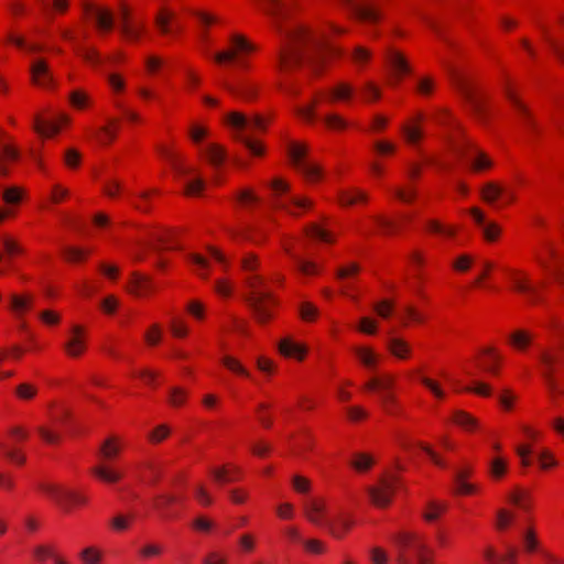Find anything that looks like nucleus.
Returning a JSON list of instances; mask_svg holds the SVG:
<instances>
[{
    "label": "nucleus",
    "mask_w": 564,
    "mask_h": 564,
    "mask_svg": "<svg viewBox=\"0 0 564 564\" xmlns=\"http://www.w3.org/2000/svg\"><path fill=\"white\" fill-rule=\"evenodd\" d=\"M323 123L328 131L336 133H343L350 127L348 120L337 112L325 115L323 118Z\"/></svg>",
    "instance_id": "nucleus-63"
},
{
    "label": "nucleus",
    "mask_w": 564,
    "mask_h": 564,
    "mask_svg": "<svg viewBox=\"0 0 564 564\" xmlns=\"http://www.w3.org/2000/svg\"><path fill=\"white\" fill-rule=\"evenodd\" d=\"M90 250L74 246H67L62 250V258L69 264H80L88 260Z\"/></svg>",
    "instance_id": "nucleus-61"
},
{
    "label": "nucleus",
    "mask_w": 564,
    "mask_h": 564,
    "mask_svg": "<svg viewBox=\"0 0 564 564\" xmlns=\"http://www.w3.org/2000/svg\"><path fill=\"white\" fill-rule=\"evenodd\" d=\"M230 93L234 97L246 102H254L260 94V86L253 82L240 83L237 87L231 88Z\"/></svg>",
    "instance_id": "nucleus-52"
},
{
    "label": "nucleus",
    "mask_w": 564,
    "mask_h": 564,
    "mask_svg": "<svg viewBox=\"0 0 564 564\" xmlns=\"http://www.w3.org/2000/svg\"><path fill=\"white\" fill-rule=\"evenodd\" d=\"M449 422L467 434H476L481 431L480 420L473 413L463 409L453 410Z\"/></svg>",
    "instance_id": "nucleus-28"
},
{
    "label": "nucleus",
    "mask_w": 564,
    "mask_h": 564,
    "mask_svg": "<svg viewBox=\"0 0 564 564\" xmlns=\"http://www.w3.org/2000/svg\"><path fill=\"white\" fill-rule=\"evenodd\" d=\"M31 82L33 85L42 88H51L53 86L52 73L44 58H39L31 65Z\"/></svg>",
    "instance_id": "nucleus-40"
},
{
    "label": "nucleus",
    "mask_w": 564,
    "mask_h": 564,
    "mask_svg": "<svg viewBox=\"0 0 564 564\" xmlns=\"http://www.w3.org/2000/svg\"><path fill=\"white\" fill-rule=\"evenodd\" d=\"M425 120V112L416 110L402 124L401 133L409 145H417L424 139L423 123Z\"/></svg>",
    "instance_id": "nucleus-21"
},
{
    "label": "nucleus",
    "mask_w": 564,
    "mask_h": 564,
    "mask_svg": "<svg viewBox=\"0 0 564 564\" xmlns=\"http://www.w3.org/2000/svg\"><path fill=\"white\" fill-rule=\"evenodd\" d=\"M402 328L422 327L429 323V315L414 303H405L397 314Z\"/></svg>",
    "instance_id": "nucleus-26"
},
{
    "label": "nucleus",
    "mask_w": 564,
    "mask_h": 564,
    "mask_svg": "<svg viewBox=\"0 0 564 564\" xmlns=\"http://www.w3.org/2000/svg\"><path fill=\"white\" fill-rule=\"evenodd\" d=\"M82 20L93 22L99 35H107L115 26L113 13L110 9L97 4L94 0H82Z\"/></svg>",
    "instance_id": "nucleus-12"
},
{
    "label": "nucleus",
    "mask_w": 564,
    "mask_h": 564,
    "mask_svg": "<svg viewBox=\"0 0 564 564\" xmlns=\"http://www.w3.org/2000/svg\"><path fill=\"white\" fill-rule=\"evenodd\" d=\"M424 230L430 236L453 240L458 236L460 227L456 224L443 223L437 218H429L424 223Z\"/></svg>",
    "instance_id": "nucleus-34"
},
{
    "label": "nucleus",
    "mask_w": 564,
    "mask_h": 564,
    "mask_svg": "<svg viewBox=\"0 0 564 564\" xmlns=\"http://www.w3.org/2000/svg\"><path fill=\"white\" fill-rule=\"evenodd\" d=\"M204 156L215 169H219L227 160V150L219 143H209L204 149Z\"/></svg>",
    "instance_id": "nucleus-55"
},
{
    "label": "nucleus",
    "mask_w": 564,
    "mask_h": 564,
    "mask_svg": "<svg viewBox=\"0 0 564 564\" xmlns=\"http://www.w3.org/2000/svg\"><path fill=\"white\" fill-rule=\"evenodd\" d=\"M243 300L254 322L261 326L273 323L281 306L280 297L268 289L264 276L248 274L243 279Z\"/></svg>",
    "instance_id": "nucleus-2"
},
{
    "label": "nucleus",
    "mask_w": 564,
    "mask_h": 564,
    "mask_svg": "<svg viewBox=\"0 0 564 564\" xmlns=\"http://www.w3.org/2000/svg\"><path fill=\"white\" fill-rule=\"evenodd\" d=\"M318 91L325 94L324 101L330 105L349 104L355 96V87L348 82H339L327 90L319 89Z\"/></svg>",
    "instance_id": "nucleus-30"
},
{
    "label": "nucleus",
    "mask_w": 564,
    "mask_h": 564,
    "mask_svg": "<svg viewBox=\"0 0 564 564\" xmlns=\"http://www.w3.org/2000/svg\"><path fill=\"white\" fill-rule=\"evenodd\" d=\"M430 120L436 126L446 130L447 134L462 132L464 124L453 111V109L445 106H436L431 109Z\"/></svg>",
    "instance_id": "nucleus-25"
},
{
    "label": "nucleus",
    "mask_w": 564,
    "mask_h": 564,
    "mask_svg": "<svg viewBox=\"0 0 564 564\" xmlns=\"http://www.w3.org/2000/svg\"><path fill=\"white\" fill-rule=\"evenodd\" d=\"M325 94L315 91L307 105L294 108L295 117L305 124H314L317 120V108L324 102Z\"/></svg>",
    "instance_id": "nucleus-35"
},
{
    "label": "nucleus",
    "mask_w": 564,
    "mask_h": 564,
    "mask_svg": "<svg viewBox=\"0 0 564 564\" xmlns=\"http://www.w3.org/2000/svg\"><path fill=\"white\" fill-rule=\"evenodd\" d=\"M70 123V117L66 113H61L55 120H46L42 115L34 116L33 130L41 138L50 139L59 133V131Z\"/></svg>",
    "instance_id": "nucleus-24"
},
{
    "label": "nucleus",
    "mask_w": 564,
    "mask_h": 564,
    "mask_svg": "<svg viewBox=\"0 0 564 564\" xmlns=\"http://www.w3.org/2000/svg\"><path fill=\"white\" fill-rule=\"evenodd\" d=\"M546 328L552 333L556 340V348H551L560 356L564 352V322L557 316H551L547 321Z\"/></svg>",
    "instance_id": "nucleus-59"
},
{
    "label": "nucleus",
    "mask_w": 564,
    "mask_h": 564,
    "mask_svg": "<svg viewBox=\"0 0 564 564\" xmlns=\"http://www.w3.org/2000/svg\"><path fill=\"white\" fill-rule=\"evenodd\" d=\"M453 84L464 100L470 106L476 120L481 124H487L492 113L490 97L473 79L463 74H456L453 78Z\"/></svg>",
    "instance_id": "nucleus-5"
},
{
    "label": "nucleus",
    "mask_w": 564,
    "mask_h": 564,
    "mask_svg": "<svg viewBox=\"0 0 564 564\" xmlns=\"http://www.w3.org/2000/svg\"><path fill=\"white\" fill-rule=\"evenodd\" d=\"M279 354L286 359L303 361L307 357L306 345L294 341L291 337L282 338L278 344Z\"/></svg>",
    "instance_id": "nucleus-36"
},
{
    "label": "nucleus",
    "mask_w": 564,
    "mask_h": 564,
    "mask_svg": "<svg viewBox=\"0 0 564 564\" xmlns=\"http://www.w3.org/2000/svg\"><path fill=\"white\" fill-rule=\"evenodd\" d=\"M161 192L159 188H150L134 194L131 199L132 207L142 213L150 214L152 212V200L159 197Z\"/></svg>",
    "instance_id": "nucleus-50"
},
{
    "label": "nucleus",
    "mask_w": 564,
    "mask_h": 564,
    "mask_svg": "<svg viewBox=\"0 0 564 564\" xmlns=\"http://www.w3.org/2000/svg\"><path fill=\"white\" fill-rule=\"evenodd\" d=\"M124 446L123 437L112 434L100 444L98 456L102 462H113L120 457Z\"/></svg>",
    "instance_id": "nucleus-33"
},
{
    "label": "nucleus",
    "mask_w": 564,
    "mask_h": 564,
    "mask_svg": "<svg viewBox=\"0 0 564 564\" xmlns=\"http://www.w3.org/2000/svg\"><path fill=\"white\" fill-rule=\"evenodd\" d=\"M304 232L308 239L316 242H323L327 245H334L336 242L335 235L316 223L306 225Z\"/></svg>",
    "instance_id": "nucleus-53"
},
{
    "label": "nucleus",
    "mask_w": 564,
    "mask_h": 564,
    "mask_svg": "<svg viewBox=\"0 0 564 564\" xmlns=\"http://www.w3.org/2000/svg\"><path fill=\"white\" fill-rule=\"evenodd\" d=\"M258 51V46L242 33H232L228 36L224 50L217 52L214 61L217 65L228 66L240 63Z\"/></svg>",
    "instance_id": "nucleus-7"
},
{
    "label": "nucleus",
    "mask_w": 564,
    "mask_h": 564,
    "mask_svg": "<svg viewBox=\"0 0 564 564\" xmlns=\"http://www.w3.org/2000/svg\"><path fill=\"white\" fill-rule=\"evenodd\" d=\"M500 271L512 292L528 296L533 303L536 302L538 289L527 270L505 264L500 267Z\"/></svg>",
    "instance_id": "nucleus-10"
},
{
    "label": "nucleus",
    "mask_w": 564,
    "mask_h": 564,
    "mask_svg": "<svg viewBox=\"0 0 564 564\" xmlns=\"http://www.w3.org/2000/svg\"><path fill=\"white\" fill-rule=\"evenodd\" d=\"M35 297L32 293H12L9 297V311L17 317H23L34 307Z\"/></svg>",
    "instance_id": "nucleus-37"
},
{
    "label": "nucleus",
    "mask_w": 564,
    "mask_h": 564,
    "mask_svg": "<svg viewBox=\"0 0 564 564\" xmlns=\"http://www.w3.org/2000/svg\"><path fill=\"white\" fill-rule=\"evenodd\" d=\"M350 29L334 21L324 23V30L296 22L283 32L276 65L278 73L291 74L306 63L316 76H321L329 57H341L343 50L328 43V37L348 35Z\"/></svg>",
    "instance_id": "nucleus-1"
},
{
    "label": "nucleus",
    "mask_w": 564,
    "mask_h": 564,
    "mask_svg": "<svg viewBox=\"0 0 564 564\" xmlns=\"http://www.w3.org/2000/svg\"><path fill=\"white\" fill-rule=\"evenodd\" d=\"M355 521L348 514H340L328 523V532L336 540L345 539L352 530Z\"/></svg>",
    "instance_id": "nucleus-48"
},
{
    "label": "nucleus",
    "mask_w": 564,
    "mask_h": 564,
    "mask_svg": "<svg viewBox=\"0 0 564 564\" xmlns=\"http://www.w3.org/2000/svg\"><path fill=\"white\" fill-rule=\"evenodd\" d=\"M375 464L376 460L373 456L364 452L352 454L349 463L350 467L359 474L368 473L372 469Z\"/></svg>",
    "instance_id": "nucleus-62"
},
{
    "label": "nucleus",
    "mask_w": 564,
    "mask_h": 564,
    "mask_svg": "<svg viewBox=\"0 0 564 564\" xmlns=\"http://www.w3.org/2000/svg\"><path fill=\"white\" fill-rule=\"evenodd\" d=\"M208 475L214 484L225 486L227 484L242 481L246 477V471L240 465L228 462L210 467Z\"/></svg>",
    "instance_id": "nucleus-17"
},
{
    "label": "nucleus",
    "mask_w": 564,
    "mask_h": 564,
    "mask_svg": "<svg viewBox=\"0 0 564 564\" xmlns=\"http://www.w3.org/2000/svg\"><path fill=\"white\" fill-rule=\"evenodd\" d=\"M445 142L448 151L458 158L475 154L479 150L477 143L467 134L465 127L462 128V132L446 134Z\"/></svg>",
    "instance_id": "nucleus-20"
},
{
    "label": "nucleus",
    "mask_w": 564,
    "mask_h": 564,
    "mask_svg": "<svg viewBox=\"0 0 564 564\" xmlns=\"http://www.w3.org/2000/svg\"><path fill=\"white\" fill-rule=\"evenodd\" d=\"M448 511V503L446 501L431 500L426 503L422 518L426 523H434L440 520Z\"/></svg>",
    "instance_id": "nucleus-54"
},
{
    "label": "nucleus",
    "mask_w": 564,
    "mask_h": 564,
    "mask_svg": "<svg viewBox=\"0 0 564 564\" xmlns=\"http://www.w3.org/2000/svg\"><path fill=\"white\" fill-rule=\"evenodd\" d=\"M400 486L401 479L398 476L392 474L383 475L375 485L367 489L370 503L378 509L389 508Z\"/></svg>",
    "instance_id": "nucleus-11"
},
{
    "label": "nucleus",
    "mask_w": 564,
    "mask_h": 564,
    "mask_svg": "<svg viewBox=\"0 0 564 564\" xmlns=\"http://www.w3.org/2000/svg\"><path fill=\"white\" fill-rule=\"evenodd\" d=\"M158 155L166 161L172 169L181 174L192 173L193 167L186 162V156L174 145V143H160L155 148Z\"/></svg>",
    "instance_id": "nucleus-18"
},
{
    "label": "nucleus",
    "mask_w": 564,
    "mask_h": 564,
    "mask_svg": "<svg viewBox=\"0 0 564 564\" xmlns=\"http://www.w3.org/2000/svg\"><path fill=\"white\" fill-rule=\"evenodd\" d=\"M533 260L543 271L550 274L561 263L560 252L551 241H543L535 248Z\"/></svg>",
    "instance_id": "nucleus-23"
},
{
    "label": "nucleus",
    "mask_w": 564,
    "mask_h": 564,
    "mask_svg": "<svg viewBox=\"0 0 564 564\" xmlns=\"http://www.w3.org/2000/svg\"><path fill=\"white\" fill-rule=\"evenodd\" d=\"M395 564H433L434 551L424 534L400 530L391 535Z\"/></svg>",
    "instance_id": "nucleus-3"
},
{
    "label": "nucleus",
    "mask_w": 564,
    "mask_h": 564,
    "mask_svg": "<svg viewBox=\"0 0 564 564\" xmlns=\"http://www.w3.org/2000/svg\"><path fill=\"white\" fill-rule=\"evenodd\" d=\"M308 153V147L306 143L292 141L288 145V155L291 164L296 170L300 169L305 162V158Z\"/></svg>",
    "instance_id": "nucleus-58"
},
{
    "label": "nucleus",
    "mask_w": 564,
    "mask_h": 564,
    "mask_svg": "<svg viewBox=\"0 0 564 564\" xmlns=\"http://www.w3.org/2000/svg\"><path fill=\"white\" fill-rule=\"evenodd\" d=\"M534 335L525 328L512 330L506 338V344L518 352H525L532 346Z\"/></svg>",
    "instance_id": "nucleus-41"
},
{
    "label": "nucleus",
    "mask_w": 564,
    "mask_h": 564,
    "mask_svg": "<svg viewBox=\"0 0 564 564\" xmlns=\"http://www.w3.org/2000/svg\"><path fill=\"white\" fill-rule=\"evenodd\" d=\"M87 330L83 325H74L63 350L68 358L79 359L87 351Z\"/></svg>",
    "instance_id": "nucleus-22"
},
{
    "label": "nucleus",
    "mask_w": 564,
    "mask_h": 564,
    "mask_svg": "<svg viewBox=\"0 0 564 564\" xmlns=\"http://www.w3.org/2000/svg\"><path fill=\"white\" fill-rule=\"evenodd\" d=\"M234 139L236 142L241 143L252 158L262 160L267 156L268 150L263 141L245 133H236Z\"/></svg>",
    "instance_id": "nucleus-49"
},
{
    "label": "nucleus",
    "mask_w": 564,
    "mask_h": 564,
    "mask_svg": "<svg viewBox=\"0 0 564 564\" xmlns=\"http://www.w3.org/2000/svg\"><path fill=\"white\" fill-rule=\"evenodd\" d=\"M397 378L391 372H381L370 377L362 386L365 393H377L381 412L392 419L408 420L405 405L395 392Z\"/></svg>",
    "instance_id": "nucleus-4"
},
{
    "label": "nucleus",
    "mask_w": 564,
    "mask_h": 564,
    "mask_svg": "<svg viewBox=\"0 0 564 564\" xmlns=\"http://www.w3.org/2000/svg\"><path fill=\"white\" fill-rule=\"evenodd\" d=\"M304 514L314 524H322L326 516V500L323 497L310 498L304 503Z\"/></svg>",
    "instance_id": "nucleus-44"
},
{
    "label": "nucleus",
    "mask_w": 564,
    "mask_h": 564,
    "mask_svg": "<svg viewBox=\"0 0 564 564\" xmlns=\"http://www.w3.org/2000/svg\"><path fill=\"white\" fill-rule=\"evenodd\" d=\"M317 438L310 427H302L292 435L291 455L307 460L315 452Z\"/></svg>",
    "instance_id": "nucleus-14"
},
{
    "label": "nucleus",
    "mask_w": 564,
    "mask_h": 564,
    "mask_svg": "<svg viewBox=\"0 0 564 564\" xmlns=\"http://www.w3.org/2000/svg\"><path fill=\"white\" fill-rule=\"evenodd\" d=\"M90 474L98 481L106 484V485H116V484L120 482L124 477V474L122 471H120L119 469H117L110 465H107L104 462L94 466L90 469Z\"/></svg>",
    "instance_id": "nucleus-45"
},
{
    "label": "nucleus",
    "mask_w": 564,
    "mask_h": 564,
    "mask_svg": "<svg viewBox=\"0 0 564 564\" xmlns=\"http://www.w3.org/2000/svg\"><path fill=\"white\" fill-rule=\"evenodd\" d=\"M68 102L69 106L77 111H85L93 107L91 97L82 88L74 89L69 93Z\"/></svg>",
    "instance_id": "nucleus-60"
},
{
    "label": "nucleus",
    "mask_w": 564,
    "mask_h": 564,
    "mask_svg": "<svg viewBox=\"0 0 564 564\" xmlns=\"http://www.w3.org/2000/svg\"><path fill=\"white\" fill-rule=\"evenodd\" d=\"M351 352L356 361L369 371L377 370L381 364V356L371 346L355 345L351 347Z\"/></svg>",
    "instance_id": "nucleus-32"
},
{
    "label": "nucleus",
    "mask_w": 564,
    "mask_h": 564,
    "mask_svg": "<svg viewBox=\"0 0 564 564\" xmlns=\"http://www.w3.org/2000/svg\"><path fill=\"white\" fill-rule=\"evenodd\" d=\"M509 470L508 460L502 456L494 457L488 465V476L494 481L505 479Z\"/></svg>",
    "instance_id": "nucleus-64"
},
{
    "label": "nucleus",
    "mask_w": 564,
    "mask_h": 564,
    "mask_svg": "<svg viewBox=\"0 0 564 564\" xmlns=\"http://www.w3.org/2000/svg\"><path fill=\"white\" fill-rule=\"evenodd\" d=\"M540 359L544 367L543 378L550 398L553 401L561 397L564 398V375H557L556 370V365L561 362L562 356L552 349H545L541 352Z\"/></svg>",
    "instance_id": "nucleus-8"
},
{
    "label": "nucleus",
    "mask_w": 564,
    "mask_h": 564,
    "mask_svg": "<svg viewBox=\"0 0 564 564\" xmlns=\"http://www.w3.org/2000/svg\"><path fill=\"white\" fill-rule=\"evenodd\" d=\"M518 549L509 546L505 551L487 545L482 552V564H517Z\"/></svg>",
    "instance_id": "nucleus-31"
},
{
    "label": "nucleus",
    "mask_w": 564,
    "mask_h": 564,
    "mask_svg": "<svg viewBox=\"0 0 564 564\" xmlns=\"http://www.w3.org/2000/svg\"><path fill=\"white\" fill-rule=\"evenodd\" d=\"M120 130V120L112 118L108 122L95 131V140L98 144L109 147L112 144Z\"/></svg>",
    "instance_id": "nucleus-47"
},
{
    "label": "nucleus",
    "mask_w": 564,
    "mask_h": 564,
    "mask_svg": "<svg viewBox=\"0 0 564 564\" xmlns=\"http://www.w3.org/2000/svg\"><path fill=\"white\" fill-rule=\"evenodd\" d=\"M503 94L506 99L518 113L525 130L533 135L540 134L541 128L539 122L528 105L521 99L518 86L511 78H506L503 83Z\"/></svg>",
    "instance_id": "nucleus-9"
},
{
    "label": "nucleus",
    "mask_w": 564,
    "mask_h": 564,
    "mask_svg": "<svg viewBox=\"0 0 564 564\" xmlns=\"http://www.w3.org/2000/svg\"><path fill=\"white\" fill-rule=\"evenodd\" d=\"M89 505V497L84 491L65 489L58 507L66 512L85 508Z\"/></svg>",
    "instance_id": "nucleus-43"
},
{
    "label": "nucleus",
    "mask_w": 564,
    "mask_h": 564,
    "mask_svg": "<svg viewBox=\"0 0 564 564\" xmlns=\"http://www.w3.org/2000/svg\"><path fill=\"white\" fill-rule=\"evenodd\" d=\"M189 390L187 388L175 386L169 389L166 402L172 409H183L187 405Z\"/></svg>",
    "instance_id": "nucleus-57"
},
{
    "label": "nucleus",
    "mask_w": 564,
    "mask_h": 564,
    "mask_svg": "<svg viewBox=\"0 0 564 564\" xmlns=\"http://www.w3.org/2000/svg\"><path fill=\"white\" fill-rule=\"evenodd\" d=\"M473 362L480 372L498 378L502 372L505 357L497 347L486 346L477 350Z\"/></svg>",
    "instance_id": "nucleus-13"
},
{
    "label": "nucleus",
    "mask_w": 564,
    "mask_h": 564,
    "mask_svg": "<svg viewBox=\"0 0 564 564\" xmlns=\"http://www.w3.org/2000/svg\"><path fill=\"white\" fill-rule=\"evenodd\" d=\"M337 202L341 207L366 206L370 202V195L359 187L343 189L337 195Z\"/></svg>",
    "instance_id": "nucleus-39"
},
{
    "label": "nucleus",
    "mask_w": 564,
    "mask_h": 564,
    "mask_svg": "<svg viewBox=\"0 0 564 564\" xmlns=\"http://www.w3.org/2000/svg\"><path fill=\"white\" fill-rule=\"evenodd\" d=\"M126 290L130 295L137 299H150L159 292L153 279L139 271L130 273Z\"/></svg>",
    "instance_id": "nucleus-16"
},
{
    "label": "nucleus",
    "mask_w": 564,
    "mask_h": 564,
    "mask_svg": "<svg viewBox=\"0 0 564 564\" xmlns=\"http://www.w3.org/2000/svg\"><path fill=\"white\" fill-rule=\"evenodd\" d=\"M543 41L550 46L556 58L564 64V43L560 41L555 32L545 25H540Z\"/></svg>",
    "instance_id": "nucleus-56"
},
{
    "label": "nucleus",
    "mask_w": 564,
    "mask_h": 564,
    "mask_svg": "<svg viewBox=\"0 0 564 564\" xmlns=\"http://www.w3.org/2000/svg\"><path fill=\"white\" fill-rule=\"evenodd\" d=\"M219 365L237 379H251V371L243 365V362L238 357L231 354L221 355L219 358Z\"/></svg>",
    "instance_id": "nucleus-42"
},
{
    "label": "nucleus",
    "mask_w": 564,
    "mask_h": 564,
    "mask_svg": "<svg viewBox=\"0 0 564 564\" xmlns=\"http://www.w3.org/2000/svg\"><path fill=\"white\" fill-rule=\"evenodd\" d=\"M386 349L388 354L399 360L409 361L414 356V348L412 344L401 336H392L386 341Z\"/></svg>",
    "instance_id": "nucleus-29"
},
{
    "label": "nucleus",
    "mask_w": 564,
    "mask_h": 564,
    "mask_svg": "<svg viewBox=\"0 0 564 564\" xmlns=\"http://www.w3.org/2000/svg\"><path fill=\"white\" fill-rule=\"evenodd\" d=\"M387 59L390 67V75L387 83L389 86H398L412 73V68L405 55L398 50H390Z\"/></svg>",
    "instance_id": "nucleus-19"
},
{
    "label": "nucleus",
    "mask_w": 564,
    "mask_h": 564,
    "mask_svg": "<svg viewBox=\"0 0 564 564\" xmlns=\"http://www.w3.org/2000/svg\"><path fill=\"white\" fill-rule=\"evenodd\" d=\"M21 160V152L14 141L7 142L0 148V178L10 175V166Z\"/></svg>",
    "instance_id": "nucleus-38"
},
{
    "label": "nucleus",
    "mask_w": 564,
    "mask_h": 564,
    "mask_svg": "<svg viewBox=\"0 0 564 564\" xmlns=\"http://www.w3.org/2000/svg\"><path fill=\"white\" fill-rule=\"evenodd\" d=\"M348 8V17L358 24L376 28L384 23L392 0H337Z\"/></svg>",
    "instance_id": "nucleus-6"
},
{
    "label": "nucleus",
    "mask_w": 564,
    "mask_h": 564,
    "mask_svg": "<svg viewBox=\"0 0 564 564\" xmlns=\"http://www.w3.org/2000/svg\"><path fill=\"white\" fill-rule=\"evenodd\" d=\"M184 498L173 494H160L152 498V509L162 521H174L180 518L176 506L182 503Z\"/></svg>",
    "instance_id": "nucleus-15"
},
{
    "label": "nucleus",
    "mask_w": 564,
    "mask_h": 564,
    "mask_svg": "<svg viewBox=\"0 0 564 564\" xmlns=\"http://www.w3.org/2000/svg\"><path fill=\"white\" fill-rule=\"evenodd\" d=\"M406 260L412 271L413 279L420 284H423L425 282V269L429 265L427 251L421 247H414L409 251Z\"/></svg>",
    "instance_id": "nucleus-27"
},
{
    "label": "nucleus",
    "mask_w": 564,
    "mask_h": 564,
    "mask_svg": "<svg viewBox=\"0 0 564 564\" xmlns=\"http://www.w3.org/2000/svg\"><path fill=\"white\" fill-rule=\"evenodd\" d=\"M175 20V11L167 6H162L154 17V26L161 35H169L173 33Z\"/></svg>",
    "instance_id": "nucleus-46"
},
{
    "label": "nucleus",
    "mask_w": 564,
    "mask_h": 564,
    "mask_svg": "<svg viewBox=\"0 0 564 564\" xmlns=\"http://www.w3.org/2000/svg\"><path fill=\"white\" fill-rule=\"evenodd\" d=\"M506 193V189L497 182L489 181L479 189L480 199L488 205H495Z\"/></svg>",
    "instance_id": "nucleus-51"
}]
</instances>
